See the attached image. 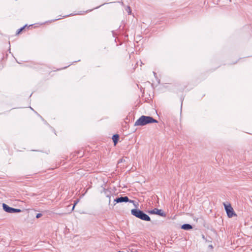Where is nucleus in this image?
I'll return each instance as SVG.
<instances>
[{"instance_id": "obj_1", "label": "nucleus", "mask_w": 252, "mask_h": 252, "mask_svg": "<svg viewBox=\"0 0 252 252\" xmlns=\"http://www.w3.org/2000/svg\"><path fill=\"white\" fill-rule=\"evenodd\" d=\"M157 121L149 116H142L135 123L134 126H144L149 123H157Z\"/></svg>"}, {"instance_id": "obj_2", "label": "nucleus", "mask_w": 252, "mask_h": 252, "mask_svg": "<svg viewBox=\"0 0 252 252\" xmlns=\"http://www.w3.org/2000/svg\"><path fill=\"white\" fill-rule=\"evenodd\" d=\"M131 213L132 215L142 220L150 221L151 220L150 218L147 215L138 209H132L131 211Z\"/></svg>"}, {"instance_id": "obj_3", "label": "nucleus", "mask_w": 252, "mask_h": 252, "mask_svg": "<svg viewBox=\"0 0 252 252\" xmlns=\"http://www.w3.org/2000/svg\"><path fill=\"white\" fill-rule=\"evenodd\" d=\"M104 194L106 197L108 199V205L110 209H113V206L111 204L112 199H115L114 198L116 194L112 192L111 189H107L104 190Z\"/></svg>"}, {"instance_id": "obj_4", "label": "nucleus", "mask_w": 252, "mask_h": 252, "mask_svg": "<svg viewBox=\"0 0 252 252\" xmlns=\"http://www.w3.org/2000/svg\"><path fill=\"white\" fill-rule=\"evenodd\" d=\"M223 205L227 213V215L229 218H232L233 216H236V214L234 212L233 208L232 207L230 204H226L223 203Z\"/></svg>"}, {"instance_id": "obj_5", "label": "nucleus", "mask_w": 252, "mask_h": 252, "mask_svg": "<svg viewBox=\"0 0 252 252\" xmlns=\"http://www.w3.org/2000/svg\"><path fill=\"white\" fill-rule=\"evenodd\" d=\"M2 207L5 212L9 213H20L21 212L20 209L10 207L4 203L2 204Z\"/></svg>"}, {"instance_id": "obj_6", "label": "nucleus", "mask_w": 252, "mask_h": 252, "mask_svg": "<svg viewBox=\"0 0 252 252\" xmlns=\"http://www.w3.org/2000/svg\"><path fill=\"white\" fill-rule=\"evenodd\" d=\"M128 201H129V200L127 196H121L114 199L113 206L114 207L116 203L127 202Z\"/></svg>"}, {"instance_id": "obj_7", "label": "nucleus", "mask_w": 252, "mask_h": 252, "mask_svg": "<svg viewBox=\"0 0 252 252\" xmlns=\"http://www.w3.org/2000/svg\"><path fill=\"white\" fill-rule=\"evenodd\" d=\"M150 213L153 214L159 215L161 216H162L163 215L162 211L161 210H159L158 209H155L151 211Z\"/></svg>"}, {"instance_id": "obj_8", "label": "nucleus", "mask_w": 252, "mask_h": 252, "mask_svg": "<svg viewBox=\"0 0 252 252\" xmlns=\"http://www.w3.org/2000/svg\"><path fill=\"white\" fill-rule=\"evenodd\" d=\"M182 229L184 230H189L192 228V226L191 225L189 224H185L182 225Z\"/></svg>"}, {"instance_id": "obj_9", "label": "nucleus", "mask_w": 252, "mask_h": 252, "mask_svg": "<svg viewBox=\"0 0 252 252\" xmlns=\"http://www.w3.org/2000/svg\"><path fill=\"white\" fill-rule=\"evenodd\" d=\"M118 139H119V135L118 134H115V135H113V136L112 137V139L113 140L115 145L118 142Z\"/></svg>"}, {"instance_id": "obj_10", "label": "nucleus", "mask_w": 252, "mask_h": 252, "mask_svg": "<svg viewBox=\"0 0 252 252\" xmlns=\"http://www.w3.org/2000/svg\"><path fill=\"white\" fill-rule=\"evenodd\" d=\"M78 202V200H77V201H76L74 202V205H73V207H72V211L74 210V207H75V206L76 205V204H77Z\"/></svg>"}, {"instance_id": "obj_11", "label": "nucleus", "mask_w": 252, "mask_h": 252, "mask_svg": "<svg viewBox=\"0 0 252 252\" xmlns=\"http://www.w3.org/2000/svg\"><path fill=\"white\" fill-rule=\"evenodd\" d=\"M25 28V27L21 28V29H19L17 34H19Z\"/></svg>"}, {"instance_id": "obj_12", "label": "nucleus", "mask_w": 252, "mask_h": 252, "mask_svg": "<svg viewBox=\"0 0 252 252\" xmlns=\"http://www.w3.org/2000/svg\"><path fill=\"white\" fill-rule=\"evenodd\" d=\"M41 216H42V214H40V213H38V214H37L36 215V218H37V219H38V218H40Z\"/></svg>"}, {"instance_id": "obj_13", "label": "nucleus", "mask_w": 252, "mask_h": 252, "mask_svg": "<svg viewBox=\"0 0 252 252\" xmlns=\"http://www.w3.org/2000/svg\"><path fill=\"white\" fill-rule=\"evenodd\" d=\"M122 161H123V159H121V160H120L119 161V163H120V162H122Z\"/></svg>"}, {"instance_id": "obj_14", "label": "nucleus", "mask_w": 252, "mask_h": 252, "mask_svg": "<svg viewBox=\"0 0 252 252\" xmlns=\"http://www.w3.org/2000/svg\"><path fill=\"white\" fill-rule=\"evenodd\" d=\"M122 252V251H119V252Z\"/></svg>"}]
</instances>
